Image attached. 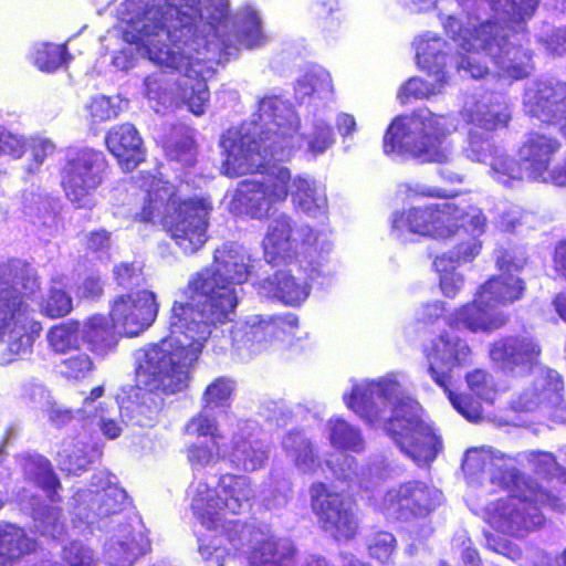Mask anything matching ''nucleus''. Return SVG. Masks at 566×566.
Listing matches in <instances>:
<instances>
[{"instance_id": "nucleus-61", "label": "nucleus", "mask_w": 566, "mask_h": 566, "mask_svg": "<svg viewBox=\"0 0 566 566\" xmlns=\"http://www.w3.org/2000/svg\"><path fill=\"white\" fill-rule=\"evenodd\" d=\"M46 412L48 419L56 428H62L73 420H77L83 423L81 416L78 415V410L73 411L56 401H52L48 405V408L44 410Z\"/></svg>"}, {"instance_id": "nucleus-44", "label": "nucleus", "mask_w": 566, "mask_h": 566, "mask_svg": "<svg viewBox=\"0 0 566 566\" xmlns=\"http://www.w3.org/2000/svg\"><path fill=\"white\" fill-rule=\"evenodd\" d=\"M436 81L428 82L421 77L409 78L399 90L398 99L401 104H406L410 98L429 99L432 96L443 92L448 84L449 76H433Z\"/></svg>"}, {"instance_id": "nucleus-20", "label": "nucleus", "mask_w": 566, "mask_h": 566, "mask_svg": "<svg viewBox=\"0 0 566 566\" xmlns=\"http://www.w3.org/2000/svg\"><path fill=\"white\" fill-rule=\"evenodd\" d=\"M454 222L455 231L451 238H455L458 242L450 251L436 256L433 260L436 271H444L446 266L470 263L482 250L481 237L488 227L482 209L464 201L461 212L454 217Z\"/></svg>"}, {"instance_id": "nucleus-19", "label": "nucleus", "mask_w": 566, "mask_h": 566, "mask_svg": "<svg viewBox=\"0 0 566 566\" xmlns=\"http://www.w3.org/2000/svg\"><path fill=\"white\" fill-rule=\"evenodd\" d=\"M308 493L312 511L324 532L338 542L356 536L359 518L348 496L323 482H314Z\"/></svg>"}, {"instance_id": "nucleus-18", "label": "nucleus", "mask_w": 566, "mask_h": 566, "mask_svg": "<svg viewBox=\"0 0 566 566\" xmlns=\"http://www.w3.org/2000/svg\"><path fill=\"white\" fill-rule=\"evenodd\" d=\"M464 201H447L395 212L391 234L401 241H406L409 233L439 240L451 239L455 231L454 217L461 212Z\"/></svg>"}, {"instance_id": "nucleus-37", "label": "nucleus", "mask_w": 566, "mask_h": 566, "mask_svg": "<svg viewBox=\"0 0 566 566\" xmlns=\"http://www.w3.org/2000/svg\"><path fill=\"white\" fill-rule=\"evenodd\" d=\"M35 548V541L23 528L0 522V566H12L22 556Z\"/></svg>"}, {"instance_id": "nucleus-60", "label": "nucleus", "mask_w": 566, "mask_h": 566, "mask_svg": "<svg viewBox=\"0 0 566 566\" xmlns=\"http://www.w3.org/2000/svg\"><path fill=\"white\" fill-rule=\"evenodd\" d=\"M444 271H436L439 274V284L446 297L454 298L464 285V276L457 271L458 266H446Z\"/></svg>"}, {"instance_id": "nucleus-49", "label": "nucleus", "mask_w": 566, "mask_h": 566, "mask_svg": "<svg viewBox=\"0 0 566 566\" xmlns=\"http://www.w3.org/2000/svg\"><path fill=\"white\" fill-rule=\"evenodd\" d=\"M127 106V101L120 96L96 95L91 98L86 109L92 124H99L116 118Z\"/></svg>"}, {"instance_id": "nucleus-22", "label": "nucleus", "mask_w": 566, "mask_h": 566, "mask_svg": "<svg viewBox=\"0 0 566 566\" xmlns=\"http://www.w3.org/2000/svg\"><path fill=\"white\" fill-rule=\"evenodd\" d=\"M522 105L526 115L560 126L566 117V82L553 76L526 82Z\"/></svg>"}, {"instance_id": "nucleus-56", "label": "nucleus", "mask_w": 566, "mask_h": 566, "mask_svg": "<svg viewBox=\"0 0 566 566\" xmlns=\"http://www.w3.org/2000/svg\"><path fill=\"white\" fill-rule=\"evenodd\" d=\"M28 147L31 149L32 160L27 167V170L30 174H34L40 169L44 160L54 154L56 147L51 139L43 136L28 137Z\"/></svg>"}, {"instance_id": "nucleus-15", "label": "nucleus", "mask_w": 566, "mask_h": 566, "mask_svg": "<svg viewBox=\"0 0 566 566\" xmlns=\"http://www.w3.org/2000/svg\"><path fill=\"white\" fill-rule=\"evenodd\" d=\"M431 378L443 388L453 408L465 419L478 422L481 419L480 402L467 395L453 391L452 371L472 363V349L465 339L443 332L426 348Z\"/></svg>"}, {"instance_id": "nucleus-3", "label": "nucleus", "mask_w": 566, "mask_h": 566, "mask_svg": "<svg viewBox=\"0 0 566 566\" xmlns=\"http://www.w3.org/2000/svg\"><path fill=\"white\" fill-rule=\"evenodd\" d=\"M200 13L201 0H123L117 7L123 43L113 51L112 65L128 71L139 54L161 67L206 76L224 43L206 40L205 51L199 49Z\"/></svg>"}, {"instance_id": "nucleus-58", "label": "nucleus", "mask_w": 566, "mask_h": 566, "mask_svg": "<svg viewBox=\"0 0 566 566\" xmlns=\"http://www.w3.org/2000/svg\"><path fill=\"white\" fill-rule=\"evenodd\" d=\"M63 558L70 566H95L94 552L82 542L73 541L63 548Z\"/></svg>"}, {"instance_id": "nucleus-53", "label": "nucleus", "mask_w": 566, "mask_h": 566, "mask_svg": "<svg viewBox=\"0 0 566 566\" xmlns=\"http://www.w3.org/2000/svg\"><path fill=\"white\" fill-rule=\"evenodd\" d=\"M28 136L18 129L0 125V157L20 159L27 151Z\"/></svg>"}, {"instance_id": "nucleus-36", "label": "nucleus", "mask_w": 566, "mask_h": 566, "mask_svg": "<svg viewBox=\"0 0 566 566\" xmlns=\"http://www.w3.org/2000/svg\"><path fill=\"white\" fill-rule=\"evenodd\" d=\"M118 335L114 324L109 325L103 315L91 316L81 328L82 339L88 344L94 354L99 356H105L116 348Z\"/></svg>"}, {"instance_id": "nucleus-4", "label": "nucleus", "mask_w": 566, "mask_h": 566, "mask_svg": "<svg viewBox=\"0 0 566 566\" xmlns=\"http://www.w3.org/2000/svg\"><path fill=\"white\" fill-rule=\"evenodd\" d=\"M187 495L193 516L208 532L198 539L199 553L207 563L224 566L250 546L248 566H295L296 547L291 539L275 536L265 526L228 518L252 509L255 491L249 476L223 473L214 488L205 479H193Z\"/></svg>"}, {"instance_id": "nucleus-30", "label": "nucleus", "mask_w": 566, "mask_h": 566, "mask_svg": "<svg viewBox=\"0 0 566 566\" xmlns=\"http://www.w3.org/2000/svg\"><path fill=\"white\" fill-rule=\"evenodd\" d=\"M106 146L126 171L135 169L145 158L143 139L129 123L114 126L106 135Z\"/></svg>"}, {"instance_id": "nucleus-55", "label": "nucleus", "mask_w": 566, "mask_h": 566, "mask_svg": "<svg viewBox=\"0 0 566 566\" xmlns=\"http://www.w3.org/2000/svg\"><path fill=\"white\" fill-rule=\"evenodd\" d=\"M367 547L373 558L386 564L395 552L396 538L391 533L377 532L368 537Z\"/></svg>"}, {"instance_id": "nucleus-12", "label": "nucleus", "mask_w": 566, "mask_h": 566, "mask_svg": "<svg viewBox=\"0 0 566 566\" xmlns=\"http://www.w3.org/2000/svg\"><path fill=\"white\" fill-rule=\"evenodd\" d=\"M327 467L336 480L346 483L352 492L360 491L371 507L387 518L408 521L424 517L442 502V493L422 481H408L387 490L384 494L376 491L381 482L392 476V468L382 459L370 461L366 468H358L356 458L349 454L326 460Z\"/></svg>"}, {"instance_id": "nucleus-10", "label": "nucleus", "mask_w": 566, "mask_h": 566, "mask_svg": "<svg viewBox=\"0 0 566 566\" xmlns=\"http://www.w3.org/2000/svg\"><path fill=\"white\" fill-rule=\"evenodd\" d=\"M343 399L367 424L384 429L417 465L429 464L441 451L440 437L419 403L406 395L398 374L355 381Z\"/></svg>"}, {"instance_id": "nucleus-43", "label": "nucleus", "mask_w": 566, "mask_h": 566, "mask_svg": "<svg viewBox=\"0 0 566 566\" xmlns=\"http://www.w3.org/2000/svg\"><path fill=\"white\" fill-rule=\"evenodd\" d=\"M49 346L60 354L77 350L81 344V324L75 321L63 322L51 327L46 334Z\"/></svg>"}, {"instance_id": "nucleus-16", "label": "nucleus", "mask_w": 566, "mask_h": 566, "mask_svg": "<svg viewBox=\"0 0 566 566\" xmlns=\"http://www.w3.org/2000/svg\"><path fill=\"white\" fill-rule=\"evenodd\" d=\"M220 147L224 156L222 171L224 175L232 177V175L226 171L228 151L221 145ZM272 163L277 161L270 159L269 163L259 170L233 175V177H239L248 174H262L261 178L245 179L239 182L232 200L234 209L251 218L262 219L266 217L277 203L285 201L289 196L287 184H290L291 180V172L286 167L275 166L272 165Z\"/></svg>"}, {"instance_id": "nucleus-54", "label": "nucleus", "mask_w": 566, "mask_h": 566, "mask_svg": "<svg viewBox=\"0 0 566 566\" xmlns=\"http://www.w3.org/2000/svg\"><path fill=\"white\" fill-rule=\"evenodd\" d=\"M209 411L203 407L197 416L192 417L186 426V432L202 438L201 440H224L216 418L210 416Z\"/></svg>"}, {"instance_id": "nucleus-50", "label": "nucleus", "mask_w": 566, "mask_h": 566, "mask_svg": "<svg viewBox=\"0 0 566 566\" xmlns=\"http://www.w3.org/2000/svg\"><path fill=\"white\" fill-rule=\"evenodd\" d=\"M234 381L228 377L216 378L202 395V406L206 410L224 409L230 406L234 391Z\"/></svg>"}, {"instance_id": "nucleus-48", "label": "nucleus", "mask_w": 566, "mask_h": 566, "mask_svg": "<svg viewBox=\"0 0 566 566\" xmlns=\"http://www.w3.org/2000/svg\"><path fill=\"white\" fill-rule=\"evenodd\" d=\"M23 212L35 226H42L50 230V232L56 228V203L48 198H43L40 195H31V199L25 198Z\"/></svg>"}, {"instance_id": "nucleus-64", "label": "nucleus", "mask_w": 566, "mask_h": 566, "mask_svg": "<svg viewBox=\"0 0 566 566\" xmlns=\"http://www.w3.org/2000/svg\"><path fill=\"white\" fill-rule=\"evenodd\" d=\"M23 397L45 410L53 399L50 391L39 382H28L23 386Z\"/></svg>"}, {"instance_id": "nucleus-45", "label": "nucleus", "mask_w": 566, "mask_h": 566, "mask_svg": "<svg viewBox=\"0 0 566 566\" xmlns=\"http://www.w3.org/2000/svg\"><path fill=\"white\" fill-rule=\"evenodd\" d=\"M292 499V482L277 470H272L262 490V501L269 510L285 506Z\"/></svg>"}, {"instance_id": "nucleus-8", "label": "nucleus", "mask_w": 566, "mask_h": 566, "mask_svg": "<svg viewBox=\"0 0 566 566\" xmlns=\"http://www.w3.org/2000/svg\"><path fill=\"white\" fill-rule=\"evenodd\" d=\"M199 49L205 51L206 40L223 42L220 61L212 64L211 72L201 76L191 71L172 84L163 72L148 75L144 81V95L156 113H164L179 98L196 116H201L210 99L207 80L216 72V66L227 62L240 48L252 49L264 43L262 19L252 6L242 7L232 19L230 0H201V13L198 19Z\"/></svg>"}, {"instance_id": "nucleus-9", "label": "nucleus", "mask_w": 566, "mask_h": 566, "mask_svg": "<svg viewBox=\"0 0 566 566\" xmlns=\"http://www.w3.org/2000/svg\"><path fill=\"white\" fill-rule=\"evenodd\" d=\"M262 244L265 260L284 269L259 280L258 293L285 306L300 307L314 282L324 284L335 274L331 243L319 242L312 228L297 226L287 214L271 220Z\"/></svg>"}, {"instance_id": "nucleus-26", "label": "nucleus", "mask_w": 566, "mask_h": 566, "mask_svg": "<svg viewBox=\"0 0 566 566\" xmlns=\"http://www.w3.org/2000/svg\"><path fill=\"white\" fill-rule=\"evenodd\" d=\"M564 382L560 375L552 369L541 373L535 386L527 389L513 401L516 411H533L544 408L549 411L552 418L558 422H566V401L562 391Z\"/></svg>"}, {"instance_id": "nucleus-13", "label": "nucleus", "mask_w": 566, "mask_h": 566, "mask_svg": "<svg viewBox=\"0 0 566 566\" xmlns=\"http://www.w3.org/2000/svg\"><path fill=\"white\" fill-rule=\"evenodd\" d=\"M39 287L33 268L21 261L0 263V342L7 345L2 365L31 353L41 325L31 316L27 300Z\"/></svg>"}, {"instance_id": "nucleus-38", "label": "nucleus", "mask_w": 566, "mask_h": 566, "mask_svg": "<svg viewBox=\"0 0 566 566\" xmlns=\"http://www.w3.org/2000/svg\"><path fill=\"white\" fill-rule=\"evenodd\" d=\"M22 468L25 476L39 485L51 502L60 500L57 490L61 489V484L46 458L28 454L23 458Z\"/></svg>"}, {"instance_id": "nucleus-41", "label": "nucleus", "mask_w": 566, "mask_h": 566, "mask_svg": "<svg viewBox=\"0 0 566 566\" xmlns=\"http://www.w3.org/2000/svg\"><path fill=\"white\" fill-rule=\"evenodd\" d=\"M490 176L497 184L513 188L522 184L526 171L520 159L515 160L501 148L490 160Z\"/></svg>"}, {"instance_id": "nucleus-7", "label": "nucleus", "mask_w": 566, "mask_h": 566, "mask_svg": "<svg viewBox=\"0 0 566 566\" xmlns=\"http://www.w3.org/2000/svg\"><path fill=\"white\" fill-rule=\"evenodd\" d=\"M195 129L174 125L163 140L166 157L182 170L179 175L180 186L176 188L168 181L155 176H142L140 187L145 188L143 206L135 218L142 222H160L185 254H193L208 241L209 217L213 209L208 197L185 198L184 184H193L190 169L195 167L198 148Z\"/></svg>"}, {"instance_id": "nucleus-6", "label": "nucleus", "mask_w": 566, "mask_h": 566, "mask_svg": "<svg viewBox=\"0 0 566 566\" xmlns=\"http://www.w3.org/2000/svg\"><path fill=\"white\" fill-rule=\"evenodd\" d=\"M494 12L491 20L481 21L469 13L467 21L454 15L441 17L443 28L452 34L459 45L469 53L459 62L473 78L490 75L488 62L497 69V75L513 80L528 76L533 70L532 53L520 41L525 31V21L531 19L539 0H483Z\"/></svg>"}, {"instance_id": "nucleus-27", "label": "nucleus", "mask_w": 566, "mask_h": 566, "mask_svg": "<svg viewBox=\"0 0 566 566\" xmlns=\"http://www.w3.org/2000/svg\"><path fill=\"white\" fill-rule=\"evenodd\" d=\"M507 316L495 310L489 301L476 291L474 298L446 315L449 327L471 333H492L507 323Z\"/></svg>"}, {"instance_id": "nucleus-11", "label": "nucleus", "mask_w": 566, "mask_h": 566, "mask_svg": "<svg viewBox=\"0 0 566 566\" xmlns=\"http://www.w3.org/2000/svg\"><path fill=\"white\" fill-rule=\"evenodd\" d=\"M126 500L117 478L102 470L93 474L90 488L77 490L70 502L73 530L77 534L109 527L103 556L111 566H132L149 548L140 517L119 516Z\"/></svg>"}, {"instance_id": "nucleus-52", "label": "nucleus", "mask_w": 566, "mask_h": 566, "mask_svg": "<svg viewBox=\"0 0 566 566\" xmlns=\"http://www.w3.org/2000/svg\"><path fill=\"white\" fill-rule=\"evenodd\" d=\"M59 368L63 377L80 380L93 371L94 363L90 355L77 349L69 353V356L61 360Z\"/></svg>"}, {"instance_id": "nucleus-47", "label": "nucleus", "mask_w": 566, "mask_h": 566, "mask_svg": "<svg viewBox=\"0 0 566 566\" xmlns=\"http://www.w3.org/2000/svg\"><path fill=\"white\" fill-rule=\"evenodd\" d=\"M500 149L501 148L493 143L491 133L471 127L468 132L462 153L471 161L486 163V160H491L494 157V153Z\"/></svg>"}, {"instance_id": "nucleus-23", "label": "nucleus", "mask_w": 566, "mask_h": 566, "mask_svg": "<svg viewBox=\"0 0 566 566\" xmlns=\"http://www.w3.org/2000/svg\"><path fill=\"white\" fill-rule=\"evenodd\" d=\"M560 143L557 138L539 133L526 134L517 149V158L526 171V179L557 186V177L563 174V163L551 169Z\"/></svg>"}, {"instance_id": "nucleus-29", "label": "nucleus", "mask_w": 566, "mask_h": 566, "mask_svg": "<svg viewBox=\"0 0 566 566\" xmlns=\"http://www.w3.org/2000/svg\"><path fill=\"white\" fill-rule=\"evenodd\" d=\"M460 116L472 128L489 133L506 127L512 117L505 97L500 94L468 96L460 109Z\"/></svg>"}, {"instance_id": "nucleus-63", "label": "nucleus", "mask_w": 566, "mask_h": 566, "mask_svg": "<svg viewBox=\"0 0 566 566\" xmlns=\"http://www.w3.org/2000/svg\"><path fill=\"white\" fill-rule=\"evenodd\" d=\"M398 192L405 195L406 198L412 199L416 197H450V195L440 188L429 187L421 184H401L398 187Z\"/></svg>"}, {"instance_id": "nucleus-25", "label": "nucleus", "mask_w": 566, "mask_h": 566, "mask_svg": "<svg viewBox=\"0 0 566 566\" xmlns=\"http://www.w3.org/2000/svg\"><path fill=\"white\" fill-rule=\"evenodd\" d=\"M525 264V259L515 258L507 251H496V265L501 274L491 277L478 290L489 303L496 305H509L522 298L525 284L516 273Z\"/></svg>"}, {"instance_id": "nucleus-51", "label": "nucleus", "mask_w": 566, "mask_h": 566, "mask_svg": "<svg viewBox=\"0 0 566 566\" xmlns=\"http://www.w3.org/2000/svg\"><path fill=\"white\" fill-rule=\"evenodd\" d=\"M60 511L56 507L43 506L33 509L34 530L42 536L62 541L64 525L59 523Z\"/></svg>"}, {"instance_id": "nucleus-42", "label": "nucleus", "mask_w": 566, "mask_h": 566, "mask_svg": "<svg viewBox=\"0 0 566 566\" xmlns=\"http://www.w3.org/2000/svg\"><path fill=\"white\" fill-rule=\"evenodd\" d=\"M31 59L40 71L52 73L66 64L71 55L67 52L66 44L40 42L33 45Z\"/></svg>"}, {"instance_id": "nucleus-2", "label": "nucleus", "mask_w": 566, "mask_h": 566, "mask_svg": "<svg viewBox=\"0 0 566 566\" xmlns=\"http://www.w3.org/2000/svg\"><path fill=\"white\" fill-rule=\"evenodd\" d=\"M295 97L301 103L310 98L313 118L301 133V119L293 105L282 95L268 93L258 98L251 118L239 127L229 128L220 139L228 151L226 171L241 175L264 167L270 159L286 161L298 150L316 158L336 142L328 120L321 114L333 93L329 73L322 66L308 67L296 80Z\"/></svg>"}, {"instance_id": "nucleus-21", "label": "nucleus", "mask_w": 566, "mask_h": 566, "mask_svg": "<svg viewBox=\"0 0 566 566\" xmlns=\"http://www.w3.org/2000/svg\"><path fill=\"white\" fill-rule=\"evenodd\" d=\"M158 311L156 294L138 290L115 296L111 303L109 317L119 335L135 337L153 325Z\"/></svg>"}, {"instance_id": "nucleus-39", "label": "nucleus", "mask_w": 566, "mask_h": 566, "mask_svg": "<svg viewBox=\"0 0 566 566\" xmlns=\"http://www.w3.org/2000/svg\"><path fill=\"white\" fill-rule=\"evenodd\" d=\"M327 437L333 448L354 453L365 451L366 442L361 430L340 417H333L326 423Z\"/></svg>"}, {"instance_id": "nucleus-24", "label": "nucleus", "mask_w": 566, "mask_h": 566, "mask_svg": "<svg viewBox=\"0 0 566 566\" xmlns=\"http://www.w3.org/2000/svg\"><path fill=\"white\" fill-rule=\"evenodd\" d=\"M260 428L253 420H239L232 431L230 444L226 443V461L233 469L254 472L269 460V446L260 439Z\"/></svg>"}, {"instance_id": "nucleus-17", "label": "nucleus", "mask_w": 566, "mask_h": 566, "mask_svg": "<svg viewBox=\"0 0 566 566\" xmlns=\"http://www.w3.org/2000/svg\"><path fill=\"white\" fill-rule=\"evenodd\" d=\"M106 168L102 151L88 147L69 149L61 169L66 197L78 208L93 207V193L102 185Z\"/></svg>"}, {"instance_id": "nucleus-28", "label": "nucleus", "mask_w": 566, "mask_h": 566, "mask_svg": "<svg viewBox=\"0 0 566 566\" xmlns=\"http://www.w3.org/2000/svg\"><path fill=\"white\" fill-rule=\"evenodd\" d=\"M444 31L461 50L458 52L457 56L451 54V48L447 41L434 32L427 31L417 36L413 41L417 64L420 70L426 72L429 76H449L448 67L453 64L459 72L465 73V71L460 70L458 65L461 59L468 56L469 53L459 45L451 33L446 29Z\"/></svg>"}, {"instance_id": "nucleus-57", "label": "nucleus", "mask_w": 566, "mask_h": 566, "mask_svg": "<svg viewBox=\"0 0 566 566\" xmlns=\"http://www.w3.org/2000/svg\"><path fill=\"white\" fill-rule=\"evenodd\" d=\"M538 42L552 55L566 54V28H553L544 25L538 34Z\"/></svg>"}, {"instance_id": "nucleus-59", "label": "nucleus", "mask_w": 566, "mask_h": 566, "mask_svg": "<svg viewBox=\"0 0 566 566\" xmlns=\"http://www.w3.org/2000/svg\"><path fill=\"white\" fill-rule=\"evenodd\" d=\"M115 282L123 287L138 286L143 282L142 265L139 262H122L114 266Z\"/></svg>"}, {"instance_id": "nucleus-32", "label": "nucleus", "mask_w": 566, "mask_h": 566, "mask_svg": "<svg viewBox=\"0 0 566 566\" xmlns=\"http://www.w3.org/2000/svg\"><path fill=\"white\" fill-rule=\"evenodd\" d=\"M541 349L531 337H505L492 345L490 357L503 369L514 366L534 364Z\"/></svg>"}, {"instance_id": "nucleus-46", "label": "nucleus", "mask_w": 566, "mask_h": 566, "mask_svg": "<svg viewBox=\"0 0 566 566\" xmlns=\"http://www.w3.org/2000/svg\"><path fill=\"white\" fill-rule=\"evenodd\" d=\"M67 287V277L56 275L52 277L50 293L44 303L41 304V311L49 317L56 318L69 314L72 310V298L65 292Z\"/></svg>"}, {"instance_id": "nucleus-5", "label": "nucleus", "mask_w": 566, "mask_h": 566, "mask_svg": "<svg viewBox=\"0 0 566 566\" xmlns=\"http://www.w3.org/2000/svg\"><path fill=\"white\" fill-rule=\"evenodd\" d=\"M524 461L537 475L566 483V469L558 465L551 452L530 451L513 459L489 448H473L467 451L462 462L468 475L485 474L492 485L511 493L485 505L483 518L496 531L515 537L538 530L545 522L539 505H553L555 501L543 485L518 472L515 463Z\"/></svg>"}, {"instance_id": "nucleus-1", "label": "nucleus", "mask_w": 566, "mask_h": 566, "mask_svg": "<svg viewBox=\"0 0 566 566\" xmlns=\"http://www.w3.org/2000/svg\"><path fill=\"white\" fill-rule=\"evenodd\" d=\"M251 268L248 251L228 242L216 249L210 266L190 275L170 308L168 336L135 353L139 388L165 395L182 391L209 342L214 353L231 347L243 361L291 344L298 327V317L293 313L251 315L237 323L228 336L223 335L221 327L232 321L240 286L248 280Z\"/></svg>"}, {"instance_id": "nucleus-62", "label": "nucleus", "mask_w": 566, "mask_h": 566, "mask_svg": "<svg viewBox=\"0 0 566 566\" xmlns=\"http://www.w3.org/2000/svg\"><path fill=\"white\" fill-rule=\"evenodd\" d=\"M467 381L470 389L482 400L492 402L494 391L489 386L488 375L481 369H476L467 375Z\"/></svg>"}, {"instance_id": "nucleus-33", "label": "nucleus", "mask_w": 566, "mask_h": 566, "mask_svg": "<svg viewBox=\"0 0 566 566\" xmlns=\"http://www.w3.org/2000/svg\"><path fill=\"white\" fill-rule=\"evenodd\" d=\"M287 185L294 206L312 218H324L327 213L325 188L308 176H296Z\"/></svg>"}, {"instance_id": "nucleus-14", "label": "nucleus", "mask_w": 566, "mask_h": 566, "mask_svg": "<svg viewBox=\"0 0 566 566\" xmlns=\"http://www.w3.org/2000/svg\"><path fill=\"white\" fill-rule=\"evenodd\" d=\"M458 127L459 119L454 114H437L421 107L392 119L382 138V151L392 159L449 163L454 147L447 139Z\"/></svg>"}, {"instance_id": "nucleus-34", "label": "nucleus", "mask_w": 566, "mask_h": 566, "mask_svg": "<svg viewBox=\"0 0 566 566\" xmlns=\"http://www.w3.org/2000/svg\"><path fill=\"white\" fill-rule=\"evenodd\" d=\"M286 458L304 474L315 473L322 465L317 448L301 431L289 432L282 441Z\"/></svg>"}, {"instance_id": "nucleus-31", "label": "nucleus", "mask_w": 566, "mask_h": 566, "mask_svg": "<svg viewBox=\"0 0 566 566\" xmlns=\"http://www.w3.org/2000/svg\"><path fill=\"white\" fill-rule=\"evenodd\" d=\"M104 391L103 386L93 388L90 395L84 398L78 415L83 420V429L91 431L98 428L107 439H116L123 432V420L115 419L105 402H97Z\"/></svg>"}, {"instance_id": "nucleus-35", "label": "nucleus", "mask_w": 566, "mask_h": 566, "mask_svg": "<svg viewBox=\"0 0 566 566\" xmlns=\"http://www.w3.org/2000/svg\"><path fill=\"white\" fill-rule=\"evenodd\" d=\"M97 457V450L85 441V437L67 438L57 452L56 462L61 471L78 475Z\"/></svg>"}, {"instance_id": "nucleus-40", "label": "nucleus", "mask_w": 566, "mask_h": 566, "mask_svg": "<svg viewBox=\"0 0 566 566\" xmlns=\"http://www.w3.org/2000/svg\"><path fill=\"white\" fill-rule=\"evenodd\" d=\"M185 453L191 471L201 472L226 461V442L224 440H198L189 443Z\"/></svg>"}]
</instances>
